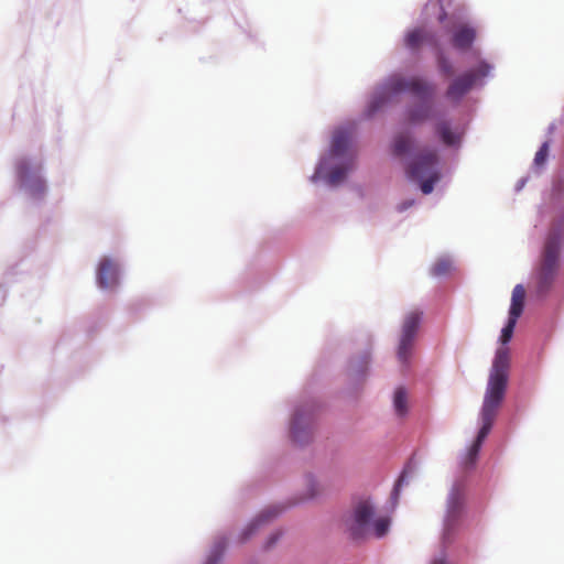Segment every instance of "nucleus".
<instances>
[{"label": "nucleus", "mask_w": 564, "mask_h": 564, "mask_svg": "<svg viewBox=\"0 0 564 564\" xmlns=\"http://www.w3.org/2000/svg\"><path fill=\"white\" fill-rule=\"evenodd\" d=\"M445 18H446V12H445L444 8L441 6V14L438 17V21L443 22L445 20Z\"/></svg>", "instance_id": "33"}, {"label": "nucleus", "mask_w": 564, "mask_h": 564, "mask_svg": "<svg viewBox=\"0 0 564 564\" xmlns=\"http://www.w3.org/2000/svg\"><path fill=\"white\" fill-rule=\"evenodd\" d=\"M404 45L411 52H417L423 45L438 50V40L432 31L425 28H415L405 34Z\"/></svg>", "instance_id": "12"}, {"label": "nucleus", "mask_w": 564, "mask_h": 564, "mask_svg": "<svg viewBox=\"0 0 564 564\" xmlns=\"http://www.w3.org/2000/svg\"><path fill=\"white\" fill-rule=\"evenodd\" d=\"M217 553L218 554H213L212 556H209V558L207 560L206 564H217L220 551H217Z\"/></svg>", "instance_id": "30"}, {"label": "nucleus", "mask_w": 564, "mask_h": 564, "mask_svg": "<svg viewBox=\"0 0 564 564\" xmlns=\"http://www.w3.org/2000/svg\"><path fill=\"white\" fill-rule=\"evenodd\" d=\"M400 357H401V362H405L408 355L402 354V355H400Z\"/></svg>", "instance_id": "34"}, {"label": "nucleus", "mask_w": 564, "mask_h": 564, "mask_svg": "<svg viewBox=\"0 0 564 564\" xmlns=\"http://www.w3.org/2000/svg\"><path fill=\"white\" fill-rule=\"evenodd\" d=\"M517 321H518V318L509 316L507 325L501 330V336H500L501 344L505 345L511 339Z\"/></svg>", "instance_id": "26"}, {"label": "nucleus", "mask_w": 564, "mask_h": 564, "mask_svg": "<svg viewBox=\"0 0 564 564\" xmlns=\"http://www.w3.org/2000/svg\"><path fill=\"white\" fill-rule=\"evenodd\" d=\"M314 421L312 415L296 412L291 424V437L297 445H305L313 438Z\"/></svg>", "instance_id": "11"}, {"label": "nucleus", "mask_w": 564, "mask_h": 564, "mask_svg": "<svg viewBox=\"0 0 564 564\" xmlns=\"http://www.w3.org/2000/svg\"><path fill=\"white\" fill-rule=\"evenodd\" d=\"M524 286L522 284H517L512 291L511 305L509 311L510 317L519 318L521 316L524 307Z\"/></svg>", "instance_id": "18"}, {"label": "nucleus", "mask_w": 564, "mask_h": 564, "mask_svg": "<svg viewBox=\"0 0 564 564\" xmlns=\"http://www.w3.org/2000/svg\"><path fill=\"white\" fill-rule=\"evenodd\" d=\"M390 527V519L387 517H380L371 522V530L377 538H382L387 534Z\"/></svg>", "instance_id": "24"}, {"label": "nucleus", "mask_w": 564, "mask_h": 564, "mask_svg": "<svg viewBox=\"0 0 564 564\" xmlns=\"http://www.w3.org/2000/svg\"><path fill=\"white\" fill-rule=\"evenodd\" d=\"M549 155V143L544 142L534 156V164L541 166L545 163Z\"/></svg>", "instance_id": "27"}, {"label": "nucleus", "mask_w": 564, "mask_h": 564, "mask_svg": "<svg viewBox=\"0 0 564 564\" xmlns=\"http://www.w3.org/2000/svg\"><path fill=\"white\" fill-rule=\"evenodd\" d=\"M561 251V237L557 232L547 236L541 261L534 273L533 292L538 297H544L555 281Z\"/></svg>", "instance_id": "3"}, {"label": "nucleus", "mask_w": 564, "mask_h": 564, "mask_svg": "<svg viewBox=\"0 0 564 564\" xmlns=\"http://www.w3.org/2000/svg\"><path fill=\"white\" fill-rule=\"evenodd\" d=\"M278 538H279V534H278V533H276V534H273V535L270 538L269 542H268V547H269V546H271V545H273V544L275 543V541L278 540Z\"/></svg>", "instance_id": "32"}, {"label": "nucleus", "mask_w": 564, "mask_h": 564, "mask_svg": "<svg viewBox=\"0 0 564 564\" xmlns=\"http://www.w3.org/2000/svg\"><path fill=\"white\" fill-rule=\"evenodd\" d=\"M423 312L412 310L408 312L402 321L398 352H409L415 343L422 323Z\"/></svg>", "instance_id": "8"}, {"label": "nucleus", "mask_w": 564, "mask_h": 564, "mask_svg": "<svg viewBox=\"0 0 564 564\" xmlns=\"http://www.w3.org/2000/svg\"><path fill=\"white\" fill-rule=\"evenodd\" d=\"M413 205V200H410V202H404L402 203L400 206H399V210L402 212V210H405L406 208H409L410 206Z\"/></svg>", "instance_id": "31"}, {"label": "nucleus", "mask_w": 564, "mask_h": 564, "mask_svg": "<svg viewBox=\"0 0 564 564\" xmlns=\"http://www.w3.org/2000/svg\"><path fill=\"white\" fill-rule=\"evenodd\" d=\"M351 140V132L346 129L336 130L330 145V153L334 156H343L346 154Z\"/></svg>", "instance_id": "16"}, {"label": "nucleus", "mask_w": 564, "mask_h": 564, "mask_svg": "<svg viewBox=\"0 0 564 564\" xmlns=\"http://www.w3.org/2000/svg\"><path fill=\"white\" fill-rule=\"evenodd\" d=\"M352 161L348 164L334 167L328 174V183L330 185H337L343 182L348 173L352 169Z\"/></svg>", "instance_id": "22"}, {"label": "nucleus", "mask_w": 564, "mask_h": 564, "mask_svg": "<svg viewBox=\"0 0 564 564\" xmlns=\"http://www.w3.org/2000/svg\"><path fill=\"white\" fill-rule=\"evenodd\" d=\"M465 500L464 489L460 485H455L448 497L447 517L445 520L444 539L449 540L463 511Z\"/></svg>", "instance_id": "9"}, {"label": "nucleus", "mask_w": 564, "mask_h": 564, "mask_svg": "<svg viewBox=\"0 0 564 564\" xmlns=\"http://www.w3.org/2000/svg\"><path fill=\"white\" fill-rule=\"evenodd\" d=\"M438 154L435 149L425 150L416 155L406 167V175L414 181H421V191L427 195L433 192L441 174L437 170Z\"/></svg>", "instance_id": "5"}, {"label": "nucleus", "mask_w": 564, "mask_h": 564, "mask_svg": "<svg viewBox=\"0 0 564 564\" xmlns=\"http://www.w3.org/2000/svg\"><path fill=\"white\" fill-rule=\"evenodd\" d=\"M509 369V355H497L490 369L482 406L479 414L481 426L476 440L465 455V468H473L475 466L481 445L491 431L506 395Z\"/></svg>", "instance_id": "1"}, {"label": "nucleus", "mask_w": 564, "mask_h": 564, "mask_svg": "<svg viewBox=\"0 0 564 564\" xmlns=\"http://www.w3.org/2000/svg\"><path fill=\"white\" fill-rule=\"evenodd\" d=\"M435 132L441 141L447 147H455L460 143V133L454 131L447 120H441L435 124Z\"/></svg>", "instance_id": "15"}, {"label": "nucleus", "mask_w": 564, "mask_h": 564, "mask_svg": "<svg viewBox=\"0 0 564 564\" xmlns=\"http://www.w3.org/2000/svg\"><path fill=\"white\" fill-rule=\"evenodd\" d=\"M432 117L431 108L429 106H417L408 110L406 119L412 124L424 122Z\"/></svg>", "instance_id": "19"}, {"label": "nucleus", "mask_w": 564, "mask_h": 564, "mask_svg": "<svg viewBox=\"0 0 564 564\" xmlns=\"http://www.w3.org/2000/svg\"><path fill=\"white\" fill-rule=\"evenodd\" d=\"M431 564H451L445 554H442L440 556H436L432 560Z\"/></svg>", "instance_id": "28"}, {"label": "nucleus", "mask_w": 564, "mask_h": 564, "mask_svg": "<svg viewBox=\"0 0 564 564\" xmlns=\"http://www.w3.org/2000/svg\"><path fill=\"white\" fill-rule=\"evenodd\" d=\"M280 509L278 507H269L265 510H263L250 524L248 532H246L245 539L248 538V535L251 534V531L259 527L260 524L271 520L272 518L276 517L280 513Z\"/></svg>", "instance_id": "21"}, {"label": "nucleus", "mask_w": 564, "mask_h": 564, "mask_svg": "<svg viewBox=\"0 0 564 564\" xmlns=\"http://www.w3.org/2000/svg\"><path fill=\"white\" fill-rule=\"evenodd\" d=\"M97 281L100 288L110 289L118 283V267L117 263L109 259L104 258L97 270Z\"/></svg>", "instance_id": "13"}, {"label": "nucleus", "mask_w": 564, "mask_h": 564, "mask_svg": "<svg viewBox=\"0 0 564 564\" xmlns=\"http://www.w3.org/2000/svg\"><path fill=\"white\" fill-rule=\"evenodd\" d=\"M437 66H438V70L440 73L445 76V77H449L454 74V68H453V65L452 63L448 61V58L440 52L438 56H437Z\"/></svg>", "instance_id": "25"}, {"label": "nucleus", "mask_w": 564, "mask_h": 564, "mask_svg": "<svg viewBox=\"0 0 564 564\" xmlns=\"http://www.w3.org/2000/svg\"><path fill=\"white\" fill-rule=\"evenodd\" d=\"M412 147L413 138L408 131L397 133L391 142V151L394 156H403L408 154Z\"/></svg>", "instance_id": "17"}, {"label": "nucleus", "mask_w": 564, "mask_h": 564, "mask_svg": "<svg viewBox=\"0 0 564 564\" xmlns=\"http://www.w3.org/2000/svg\"><path fill=\"white\" fill-rule=\"evenodd\" d=\"M375 508L369 500H361L352 508L350 514L345 518V527L354 540L364 539L371 531V522Z\"/></svg>", "instance_id": "6"}, {"label": "nucleus", "mask_w": 564, "mask_h": 564, "mask_svg": "<svg viewBox=\"0 0 564 564\" xmlns=\"http://www.w3.org/2000/svg\"><path fill=\"white\" fill-rule=\"evenodd\" d=\"M41 167L33 169L26 159H22L17 163V173L20 182L29 188L33 195L43 194L45 183L39 176Z\"/></svg>", "instance_id": "10"}, {"label": "nucleus", "mask_w": 564, "mask_h": 564, "mask_svg": "<svg viewBox=\"0 0 564 564\" xmlns=\"http://www.w3.org/2000/svg\"><path fill=\"white\" fill-rule=\"evenodd\" d=\"M509 369V355H497L490 369L482 406L479 414L481 426L476 440L465 455V468H473L475 466L481 445L491 431L506 395Z\"/></svg>", "instance_id": "2"}, {"label": "nucleus", "mask_w": 564, "mask_h": 564, "mask_svg": "<svg viewBox=\"0 0 564 564\" xmlns=\"http://www.w3.org/2000/svg\"><path fill=\"white\" fill-rule=\"evenodd\" d=\"M453 269V263L447 258H440L435 261V263L431 268V274L433 276H445L451 273Z\"/></svg>", "instance_id": "23"}, {"label": "nucleus", "mask_w": 564, "mask_h": 564, "mask_svg": "<svg viewBox=\"0 0 564 564\" xmlns=\"http://www.w3.org/2000/svg\"><path fill=\"white\" fill-rule=\"evenodd\" d=\"M393 405L398 415L403 416L408 413V393L403 387L394 391Z\"/></svg>", "instance_id": "20"}, {"label": "nucleus", "mask_w": 564, "mask_h": 564, "mask_svg": "<svg viewBox=\"0 0 564 564\" xmlns=\"http://www.w3.org/2000/svg\"><path fill=\"white\" fill-rule=\"evenodd\" d=\"M403 480H404V475H401V477L399 478V480H398V482H397V485L394 487V490H393V495L395 497L399 495V490H400V487H401Z\"/></svg>", "instance_id": "29"}, {"label": "nucleus", "mask_w": 564, "mask_h": 564, "mask_svg": "<svg viewBox=\"0 0 564 564\" xmlns=\"http://www.w3.org/2000/svg\"><path fill=\"white\" fill-rule=\"evenodd\" d=\"M491 67L486 62H480L477 68L468 70L452 80L447 90L446 97L458 102L481 78L486 77Z\"/></svg>", "instance_id": "7"}, {"label": "nucleus", "mask_w": 564, "mask_h": 564, "mask_svg": "<svg viewBox=\"0 0 564 564\" xmlns=\"http://www.w3.org/2000/svg\"><path fill=\"white\" fill-rule=\"evenodd\" d=\"M476 39V31L469 25H460L456 29L452 37V44L455 48L465 51L468 50Z\"/></svg>", "instance_id": "14"}, {"label": "nucleus", "mask_w": 564, "mask_h": 564, "mask_svg": "<svg viewBox=\"0 0 564 564\" xmlns=\"http://www.w3.org/2000/svg\"><path fill=\"white\" fill-rule=\"evenodd\" d=\"M411 93L417 98L429 99L433 97L435 93V86L421 77H403L401 75L391 76L382 87L380 94H378L370 104L369 111L373 113L382 105L389 101L393 96L401 93Z\"/></svg>", "instance_id": "4"}]
</instances>
